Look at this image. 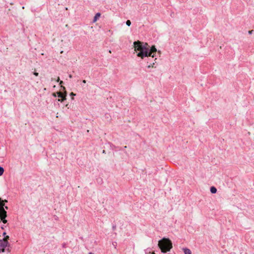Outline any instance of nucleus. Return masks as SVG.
Returning a JSON list of instances; mask_svg holds the SVG:
<instances>
[{"instance_id":"obj_1","label":"nucleus","mask_w":254,"mask_h":254,"mask_svg":"<svg viewBox=\"0 0 254 254\" xmlns=\"http://www.w3.org/2000/svg\"><path fill=\"white\" fill-rule=\"evenodd\" d=\"M147 43L143 44V43L137 41L134 42L133 47L134 51L138 52L137 56L143 59L145 57H148L147 55Z\"/></svg>"},{"instance_id":"obj_2","label":"nucleus","mask_w":254,"mask_h":254,"mask_svg":"<svg viewBox=\"0 0 254 254\" xmlns=\"http://www.w3.org/2000/svg\"><path fill=\"white\" fill-rule=\"evenodd\" d=\"M158 246L163 253L170 252L173 247L171 241L166 238H163L158 241Z\"/></svg>"},{"instance_id":"obj_3","label":"nucleus","mask_w":254,"mask_h":254,"mask_svg":"<svg viewBox=\"0 0 254 254\" xmlns=\"http://www.w3.org/2000/svg\"><path fill=\"white\" fill-rule=\"evenodd\" d=\"M4 204L1 202V198H0V217L1 220H2L4 223H5L7 222L5 219V218L6 217V212L4 209Z\"/></svg>"},{"instance_id":"obj_4","label":"nucleus","mask_w":254,"mask_h":254,"mask_svg":"<svg viewBox=\"0 0 254 254\" xmlns=\"http://www.w3.org/2000/svg\"><path fill=\"white\" fill-rule=\"evenodd\" d=\"M9 237L7 236L6 237L3 238L2 240H0V252H4L5 248L8 245L7 239Z\"/></svg>"},{"instance_id":"obj_5","label":"nucleus","mask_w":254,"mask_h":254,"mask_svg":"<svg viewBox=\"0 0 254 254\" xmlns=\"http://www.w3.org/2000/svg\"><path fill=\"white\" fill-rule=\"evenodd\" d=\"M157 52V49L154 46H153L149 49V46H147V55L148 57H151L154 58L155 57V53Z\"/></svg>"},{"instance_id":"obj_6","label":"nucleus","mask_w":254,"mask_h":254,"mask_svg":"<svg viewBox=\"0 0 254 254\" xmlns=\"http://www.w3.org/2000/svg\"><path fill=\"white\" fill-rule=\"evenodd\" d=\"M57 96L59 98H61V102L66 100V93L65 91L64 93H63L62 92H57Z\"/></svg>"},{"instance_id":"obj_7","label":"nucleus","mask_w":254,"mask_h":254,"mask_svg":"<svg viewBox=\"0 0 254 254\" xmlns=\"http://www.w3.org/2000/svg\"><path fill=\"white\" fill-rule=\"evenodd\" d=\"M183 251L185 254H191V251L188 248H183Z\"/></svg>"},{"instance_id":"obj_8","label":"nucleus","mask_w":254,"mask_h":254,"mask_svg":"<svg viewBox=\"0 0 254 254\" xmlns=\"http://www.w3.org/2000/svg\"><path fill=\"white\" fill-rule=\"evenodd\" d=\"M101 14L100 13H97L95 14L94 19H93V22H95L97 19L100 17Z\"/></svg>"},{"instance_id":"obj_9","label":"nucleus","mask_w":254,"mask_h":254,"mask_svg":"<svg viewBox=\"0 0 254 254\" xmlns=\"http://www.w3.org/2000/svg\"><path fill=\"white\" fill-rule=\"evenodd\" d=\"M210 191L212 193H215L217 191V189L214 187H211L210 188Z\"/></svg>"},{"instance_id":"obj_10","label":"nucleus","mask_w":254,"mask_h":254,"mask_svg":"<svg viewBox=\"0 0 254 254\" xmlns=\"http://www.w3.org/2000/svg\"><path fill=\"white\" fill-rule=\"evenodd\" d=\"M155 65V63L153 62V63L152 64H149L148 66H147V67L148 68H150V67H152V68H154L155 67V66H154Z\"/></svg>"},{"instance_id":"obj_11","label":"nucleus","mask_w":254,"mask_h":254,"mask_svg":"<svg viewBox=\"0 0 254 254\" xmlns=\"http://www.w3.org/2000/svg\"><path fill=\"white\" fill-rule=\"evenodd\" d=\"M4 172V169L0 166V176H2Z\"/></svg>"},{"instance_id":"obj_12","label":"nucleus","mask_w":254,"mask_h":254,"mask_svg":"<svg viewBox=\"0 0 254 254\" xmlns=\"http://www.w3.org/2000/svg\"><path fill=\"white\" fill-rule=\"evenodd\" d=\"M126 24L128 26H129L130 25H131V22L129 20H127V21H126Z\"/></svg>"},{"instance_id":"obj_13","label":"nucleus","mask_w":254,"mask_h":254,"mask_svg":"<svg viewBox=\"0 0 254 254\" xmlns=\"http://www.w3.org/2000/svg\"><path fill=\"white\" fill-rule=\"evenodd\" d=\"M34 74L35 76H38L39 73H38V72H34Z\"/></svg>"},{"instance_id":"obj_14","label":"nucleus","mask_w":254,"mask_h":254,"mask_svg":"<svg viewBox=\"0 0 254 254\" xmlns=\"http://www.w3.org/2000/svg\"><path fill=\"white\" fill-rule=\"evenodd\" d=\"M52 95H53V96H54V97H56V96H57V92H56V93H53L52 94Z\"/></svg>"},{"instance_id":"obj_15","label":"nucleus","mask_w":254,"mask_h":254,"mask_svg":"<svg viewBox=\"0 0 254 254\" xmlns=\"http://www.w3.org/2000/svg\"><path fill=\"white\" fill-rule=\"evenodd\" d=\"M61 88L63 89V90H65V87L64 86H62V85L61 86Z\"/></svg>"},{"instance_id":"obj_16","label":"nucleus","mask_w":254,"mask_h":254,"mask_svg":"<svg viewBox=\"0 0 254 254\" xmlns=\"http://www.w3.org/2000/svg\"><path fill=\"white\" fill-rule=\"evenodd\" d=\"M70 95H71V96H75V94H74L73 92H71V93H70Z\"/></svg>"},{"instance_id":"obj_17","label":"nucleus","mask_w":254,"mask_h":254,"mask_svg":"<svg viewBox=\"0 0 254 254\" xmlns=\"http://www.w3.org/2000/svg\"><path fill=\"white\" fill-rule=\"evenodd\" d=\"M1 202H2L4 204V203H3V202H7V200H2V201H1Z\"/></svg>"},{"instance_id":"obj_18","label":"nucleus","mask_w":254,"mask_h":254,"mask_svg":"<svg viewBox=\"0 0 254 254\" xmlns=\"http://www.w3.org/2000/svg\"><path fill=\"white\" fill-rule=\"evenodd\" d=\"M253 30L249 31V33L251 34H252L253 33Z\"/></svg>"},{"instance_id":"obj_19","label":"nucleus","mask_w":254,"mask_h":254,"mask_svg":"<svg viewBox=\"0 0 254 254\" xmlns=\"http://www.w3.org/2000/svg\"><path fill=\"white\" fill-rule=\"evenodd\" d=\"M86 80H83L82 81V83H83V84L86 83Z\"/></svg>"},{"instance_id":"obj_20","label":"nucleus","mask_w":254,"mask_h":254,"mask_svg":"<svg viewBox=\"0 0 254 254\" xmlns=\"http://www.w3.org/2000/svg\"><path fill=\"white\" fill-rule=\"evenodd\" d=\"M57 82H59L60 81V78L58 77L57 79Z\"/></svg>"},{"instance_id":"obj_21","label":"nucleus","mask_w":254,"mask_h":254,"mask_svg":"<svg viewBox=\"0 0 254 254\" xmlns=\"http://www.w3.org/2000/svg\"><path fill=\"white\" fill-rule=\"evenodd\" d=\"M63 81H60V84H63Z\"/></svg>"},{"instance_id":"obj_22","label":"nucleus","mask_w":254,"mask_h":254,"mask_svg":"<svg viewBox=\"0 0 254 254\" xmlns=\"http://www.w3.org/2000/svg\"><path fill=\"white\" fill-rule=\"evenodd\" d=\"M72 75H71V74H69V78H72Z\"/></svg>"},{"instance_id":"obj_23","label":"nucleus","mask_w":254,"mask_h":254,"mask_svg":"<svg viewBox=\"0 0 254 254\" xmlns=\"http://www.w3.org/2000/svg\"><path fill=\"white\" fill-rule=\"evenodd\" d=\"M58 101L61 102V98H59V99H58Z\"/></svg>"},{"instance_id":"obj_24","label":"nucleus","mask_w":254,"mask_h":254,"mask_svg":"<svg viewBox=\"0 0 254 254\" xmlns=\"http://www.w3.org/2000/svg\"><path fill=\"white\" fill-rule=\"evenodd\" d=\"M5 208L6 209H8L7 206H5Z\"/></svg>"},{"instance_id":"obj_25","label":"nucleus","mask_w":254,"mask_h":254,"mask_svg":"<svg viewBox=\"0 0 254 254\" xmlns=\"http://www.w3.org/2000/svg\"><path fill=\"white\" fill-rule=\"evenodd\" d=\"M151 254H155L154 252L151 253Z\"/></svg>"},{"instance_id":"obj_26","label":"nucleus","mask_w":254,"mask_h":254,"mask_svg":"<svg viewBox=\"0 0 254 254\" xmlns=\"http://www.w3.org/2000/svg\"><path fill=\"white\" fill-rule=\"evenodd\" d=\"M157 60L156 58L155 59L154 61L156 62V60Z\"/></svg>"},{"instance_id":"obj_27","label":"nucleus","mask_w":254,"mask_h":254,"mask_svg":"<svg viewBox=\"0 0 254 254\" xmlns=\"http://www.w3.org/2000/svg\"><path fill=\"white\" fill-rule=\"evenodd\" d=\"M88 254H93L92 253H89Z\"/></svg>"}]
</instances>
